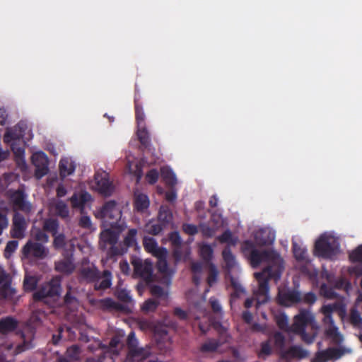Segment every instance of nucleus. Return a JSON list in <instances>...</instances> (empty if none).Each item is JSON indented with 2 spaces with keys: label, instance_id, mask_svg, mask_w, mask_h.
<instances>
[{
  "label": "nucleus",
  "instance_id": "1",
  "mask_svg": "<svg viewBox=\"0 0 362 362\" xmlns=\"http://www.w3.org/2000/svg\"><path fill=\"white\" fill-rule=\"evenodd\" d=\"M242 250L254 268L257 267L262 262L271 264L265 267L262 272L255 273V277L258 281V288L256 291L258 302L260 303H267L269 300V280L274 279L277 281L281 278L284 269L282 259L279 255L273 250H257L251 240L243 242Z\"/></svg>",
  "mask_w": 362,
  "mask_h": 362
},
{
  "label": "nucleus",
  "instance_id": "2",
  "mask_svg": "<svg viewBox=\"0 0 362 362\" xmlns=\"http://www.w3.org/2000/svg\"><path fill=\"white\" fill-rule=\"evenodd\" d=\"M275 322L280 329L300 335L306 344H312L317 335V326L315 317L308 310H300L295 316L291 327L288 326V317L284 313L275 315Z\"/></svg>",
  "mask_w": 362,
  "mask_h": 362
},
{
  "label": "nucleus",
  "instance_id": "3",
  "mask_svg": "<svg viewBox=\"0 0 362 362\" xmlns=\"http://www.w3.org/2000/svg\"><path fill=\"white\" fill-rule=\"evenodd\" d=\"M120 343L121 337L118 335L112 337L109 346L103 344L100 341H95L87 347L92 355L87 356L86 362H115V357L119 355L116 348Z\"/></svg>",
  "mask_w": 362,
  "mask_h": 362
},
{
  "label": "nucleus",
  "instance_id": "4",
  "mask_svg": "<svg viewBox=\"0 0 362 362\" xmlns=\"http://www.w3.org/2000/svg\"><path fill=\"white\" fill-rule=\"evenodd\" d=\"M80 277L87 284H94V290L105 291L112 286V274L109 270L103 273L94 264L83 267L79 270Z\"/></svg>",
  "mask_w": 362,
  "mask_h": 362
},
{
  "label": "nucleus",
  "instance_id": "5",
  "mask_svg": "<svg viewBox=\"0 0 362 362\" xmlns=\"http://www.w3.org/2000/svg\"><path fill=\"white\" fill-rule=\"evenodd\" d=\"M340 308L341 305L338 303L324 305L321 308V313L324 315L323 322L329 325V327L325 330V334L335 344H340L344 340L342 334H340L338 328L334 325L332 315L334 311H337Z\"/></svg>",
  "mask_w": 362,
  "mask_h": 362
},
{
  "label": "nucleus",
  "instance_id": "6",
  "mask_svg": "<svg viewBox=\"0 0 362 362\" xmlns=\"http://www.w3.org/2000/svg\"><path fill=\"white\" fill-rule=\"evenodd\" d=\"M61 280L59 277L52 279L49 281L42 284L33 293V299L35 302H45L47 298L58 297L61 293Z\"/></svg>",
  "mask_w": 362,
  "mask_h": 362
},
{
  "label": "nucleus",
  "instance_id": "7",
  "mask_svg": "<svg viewBox=\"0 0 362 362\" xmlns=\"http://www.w3.org/2000/svg\"><path fill=\"white\" fill-rule=\"evenodd\" d=\"M127 345L128 352L124 362L139 361L146 358L151 354L149 347H139V341L133 331L127 337Z\"/></svg>",
  "mask_w": 362,
  "mask_h": 362
},
{
  "label": "nucleus",
  "instance_id": "8",
  "mask_svg": "<svg viewBox=\"0 0 362 362\" xmlns=\"http://www.w3.org/2000/svg\"><path fill=\"white\" fill-rule=\"evenodd\" d=\"M339 245L329 237L321 235L315 243L314 254L325 259H332L338 252Z\"/></svg>",
  "mask_w": 362,
  "mask_h": 362
},
{
  "label": "nucleus",
  "instance_id": "9",
  "mask_svg": "<svg viewBox=\"0 0 362 362\" xmlns=\"http://www.w3.org/2000/svg\"><path fill=\"white\" fill-rule=\"evenodd\" d=\"M134 267V275L140 277L146 282H151L153 280V265L152 263L146 260L143 262L140 259H134L132 261Z\"/></svg>",
  "mask_w": 362,
  "mask_h": 362
},
{
  "label": "nucleus",
  "instance_id": "10",
  "mask_svg": "<svg viewBox=\"0 0 362 362\" xmlns=\"http://www.w3.org/2000/svg\"><path fill=\"white\" fill-rule=\"evenodd\" d=\"M137 230L131 228L128 230L124 238L123 242L119 243V247H113L112 248V255H122L126 253L128 248L137 246Z\"/></svg>",
  "mask_w": 362,
  "mask_h": 362
},
{
  "label": "nucleus",
  "instance_id": "11",
  "mask_svg": "<svg viewBox=\"0 0 362 362\" xmlns=\"http://www.w3.org/2000/svg\"><path fill=\"white\" fill-rule=\"evenodd\" d=\"M23 255L26 257L30 256L37 259H44L48 254V250L41 243L28 240L22 249Z\"/></svg>",
  "mask_w": 362,
  "mask_h": 362
},
{
  "label": "nucleus",
  "instance_id": "12",
  "mask_svg": "<svg viewBox=\"0 0 362 362\" xmlns=\"http://www.w3.org/2000/svg\"><path fill=\"white\" fill-rule=\"evenodd\" d=\"M32 162L35 166V175L36 177L41 178L46 175L49 172V160L47 155L42 152L39 151L33 154Z\"/></svg>",
  "mask_w": 362,
  "mask_h": 362
},
{
  "label": "nucleus",
  "instance_id": "13",
  "mask_svg": "<svg viewBox=\"0 0 362 362\" xmlns=\"http://www.w3.org/2000/svg\"><path fill=\"white\" fill-rule=\"evenodd\" d=\"M121 214V211L118 208L117 202L114 200H110L105 203L96 216L101 218L117 221L120 218Z\"/></svg>",
  "mask_w": 362,
  "mask_h": 362
},
{
  "label": "nucleus",
  "instance_id": "14",
  "mask_svg": "<svg viewBox=\"0 0 362 362\" xmlns=\"http://www.w3.org/2000/svg\"><path fill=\"white\" fill-rule=\"evenodd\" d=\"M302 300L300 293L296 290H280L278 294L279 304L290 306L294 303L300 302Z\"/></svg>",
  "mask_w": 362,
  "mask_h": 362
},
{
  "label": "nucleus",
  "instance_id": "15",
  "mask_svg": "<svg viewBox=\"0 0 362 362\" xmlns=\"http://www.w3.org/2000/svg\"><path fill=\"white\" fill-rule=\"evenodd\" d=\"M26 223L24 216L15 213L13 217V226L11 230V235L13 238L21 239L25 236Z\"/></svg>",
  "mask_w": 362,
  "mask_h": 362
},
{
  "label": "nucleus",
  "instance_id": "16",
  "mask_svg": "<svg viewBox=\"0 0 362 362\" xmlns=\"http://www.w3.org/2000/svg\"><path fill=\"white\" fill-rule=\"evenodd\" d=\"M107 177V174H105L104 176H103V174L100 173L95 175V180L98 190L101 194L105 197L110 196L114 191V186Z\"/></svg>",
  "mask_w": 362,
  "mask_h": 362
},
{
  "label": "nucleus",
  "instance_id": "17",
  "mask_svg": "<svg viewBox=\"0 0 362 362\" xmlns=\"http://www.w3.org/2000/svg\"><path fill=\"white\" fill-rule=\"evenodd\" d=\"M136 135L141 144L140 148L141 151L152 153L153 154L155 149L152 147L150 134L146 127H137Z\"/></svg>",
  "mask_w": 362,
  "mask_h": 362
},
{
  "label": "nucleus",
  "instance_id": "18",
  "mask_svg": "<svg viewBox=\"0 0 362 362\" xmlns=\"http://www.w3.org/2000/svg\"><path fill=\"white\" fill-rule=\"evenodd\" d=\"M119 238V235L110 230L107 229L100 233V247L105 249L107 245H110V253L112 255V248L113 247H119V244L117 245Z\"/></svg>",
  "mask_w": 362,
  "mask_h": 362
},
{
  "label": "nucleus",
  "instance_id": "19",
  "mask_svg": "<svg viewBox=\"0 0 362 362\" xmlns=\"http://www.w3.org/2000/svg\"><path fill=\"white\" fill-rule=\"evenodd\" d=\"M11 199L13 206L18 209L29 212L31 210V205L26 202V195L23 190L18 189L12 193Z\"/></svg>",
  "mask_w": 362,
  "mask_h": 362
},
{
  "label": "nucleus",
  "instance_id": "20",
  "mask_svg": "<svg viewBox=\"0 0 362 362\" xmlns=\"http://www.w3.org/2000/svg\"><path fill=\"white\" fill-rule=\"evenodd\" d=\"M166 259L158 260L156 268L158 273L162 275L161 282L168 286L171 283L173 272L169 269Z\"/></svg>",
  "mask_w": 362,
  "mask_h": 362
},
{
  "label": "nucleus",
  "instance_id": "21",
  "mask_svg": "<svg viewBox=\"0 0 362 362\" xmlns=\"http://www.w3.org/2000/svg\"><path fill=\"white\" fill-rule=\"evenodd\" d=\"M308 355V351L300 346H292L281 354V356L284 358H304Z\"/></svg>",
  "mask_w": 362,
  "mask_h": 362
},
{
  "label": "nucleus",
  "instance_id": "22",
  "mask_svg": "<svg viewBox=\"0 0 362 362\" xmlns=\"http://www.w3.org/2000/svg\"><path fill=\"white\" fill-rule=\"evenodd\" d=\"M18 325V322L12 317H6L0 320V332L7 334L13 332Z\"/></svg>",
  "mask_w": 362,
  "mask_h": 362
},
{
  "label": "nucleus",
  "instance_id": "23",
  "mask_svg": "<svg viewBox=\"0 0 362 362\" xmlns=\"http://www.w3.org/2000/svg\"><path fill=\"white\" fill-rule=\"evenodd\" d=\"M91 200V195L87 192H81L79 195L74 193L70 198V202L74 208H81L83 209L85 204Z\"/></svg>",
  "mask_w": 362,
  "mask_h": 362
},
{
  "label": "nucleus",
  "instance_id": "24",
  "mask_svg": "<svg viewBox=\"0 0 362 362\" xmlns=\"http://www.w3.org/2000/svg\"><path fill=\"white\" fill-rule=\"evenodd\" d=\"M54 269L59 273L70 274L74 272L75 266L70 259H64L56 262Z\"/></svg>",
  "mask_w": 362,
  "mask_h": 362
},
{
  "label": "nucleus",
  "instance_id": "25",
  "mask_svg": "<svg viewBox=\"0 0 362 362\" xmlns=\"http://www.w3.org/2000/svg\"><path fill=\"white\" fill-rule=\"evenodd\" d=\"M149 199L147 195L139 194L134 198V207L138 212H143L149 206Z\"/></svg>",
  "mask_w": 362,
  "mask_h": 362
},
{
  "label": "nucleus",
  "instance_id": "26",
  "mask_svg": "<svg viewBox=\"0 0 362 362\" xmlns=\"http://www.w3.org/2000/svg\"><path fill=\"white\" fill-rule=\"evenodd\" d=\"M75 170V165L69 158H64L59 162V172L62 177L71 175Z\"/></svg>",
  "mask_w": 362,
  "mask_h": 362
},
{
  "label": "nucleus",
  "instance_id": "27",
  "mask_svg": "<svg viewBox=\"0 0 362 362\" xmlns=\"http://www.w3.org/2000/svg\"><path fill=\"white\" fill-rule=\"evenodd\" d=\"M158 219V221L165 226L171 222L173 219V214L168 206H161L160 207Z\"/></svg>",
  "mask_w": 362,
  "mask_h": 362
},
{
  "label": "nucleus",
  "instance_id": "28",
  "mask_svg": "<svg viewBox=\"0 0 362 362\" xmlns=\"http://www.w3.org/2000/svg\"><path fill=\"white\" fill-rule=\"evenodd\" d=\"M349 320L354 327L362 329V317L359 311L356 308H351Z\"/></svg>",
  "mask_w": 362,
  "mask_h": 362
},
{
  "label": "nucleus",
  "instance_id": "29",
  "mask_svg": "<svg viewBox=\"0 0 362 362\" xmlns=\"http://www.w3.org/2000/svg\"><path fill=\"white\" fill-rule=\"evenodd\" d=\"M219 348L218 344L216 341V339L210 338L208 339L205 342H204L200 347L199 348V351L202 353H213L216 351V350Z\"/></svg>",
  "mask_w": 362,
  "mask_h": 362
},
{
  "label": "nucleus",
  "instance_id": "30",
  "mask_svg": "<svg viewBox=\"0 0 362 362\" xmlns=\"http://www.w3.org/2000/svg\"><path fill=\"white\" fill-rule=\"evenodd\" d=\"M265 234L266 231L264 230H260L255 234V240L258 245H268L272 244V243L274 242V236L270 237L269 235H268V237L266 238Z\"/></svg>",
  "mask_w": 362,
  "mask_h": 362
},
{
  "label": "nucleus",
  "instance_id": "31",
  "mask_svg": "<svg viewBox=\"0 0 362 362\" xmlns=\"http://www.w3.org/2000/svg\"><path fill=\"white\" fill-rule=\"evenodd\" d=\"M23 138L22 134L20 132L16 131L15 128L8 129L4 136V141L5 143H13L16 141H20Z\"/></svg>",
  "mask_w": 362,
  "mask_h": 362
},
{
  "label": "nucleus",
  "instance_id": "32",
  "mask_svg": "<svg viewBox=\"0 0 362 362\" xmlns=\"http://www.w3.org/2000/svg\"><path fill=\"white\" fill-rule=\"evenodd\" d=\"M38 279L35 276L25 274L23 280V289L25 292H31L36 289Z\"/></svg>",
  "mask_w": 362,
  "mask_h": 362
},
{
  "label": "nucleus",
  "instance_id": "33",
  "mask_svg": "<svg viewBox=\"0 0 362 362\" xmlns=\"http://www.w3.org/2000/svg\"><path fill=\"white\" fill-rule=\"evenodd\" d=\"M214 250L209 244H203L199 248V255L206 263H210L213 258Z\"/></svg>",
  "mask_w": 362,
  "mask_h": 362
},
{
  "label": "nucleus",
  "instance_id": "34",
  "mask_svg": "<svg viewBox=\"0 0 362 362\" xmlns=\"http://www.w3.org/2000/svg\"><path fill=\"white\" fill-rule=\"evenodd\" d=\"M230 286L233 289V292L231 293V298L233 299L238 298L240 295L245 293V291L242 286L238 279L233 276L230 277Z\"/></svg>",
  "mask_w": 362,
  "mask_h": 362
},
{
  "label": "nucleus",
  "instance_id": "35",
  "mask_svg": "<svg viewBox=\"0 0 362 362\" xmlns=\"http://www.w3.org/2000/svg\"><path fill=\"white\" fill-rule=\"evenodd\" d=\"M59 226V221L57 219L47 218L44 221L43 230L55 235L57 233Z\"/></svg>",
  "mask_w": 362,
  "mask_h": 362
},
{
  "label": "nucleus",
  "instance_id": "36",
  "mask_svg": "<svg viewBox=\"0 0 362 362\" xmlns=\"http://www.w3.org/2000/svg\"><path fill=\"white\" fill-rule=\"evenodd\" d=\"M54 209L57 215L62 218H68L69 216V210L68 206L64 201H58L55 204Z\"/></svg>",
  "mask_w": 362,
  "mask_h": 362
},
{
  "label": "nucleus",
  "instance_id": "37",
  "mask_svg": "<svg viewBox=\"0 0 362 362\" xmlns=\"http://www.w3.org/2000/svg\"><path fill=\"white\" fill-rule=\"evenodd\" d=\"M100 305L104 310H116L122 309V305L110 298H106L100 300Z\"/></svg>",
  "mask_w": 362,
  "mask_h": 362
},
{
  "label": "nucleus",
  "instance_id": "38",
  "mask_svg": "<svg viewBox=\"0 0 362 362\" xmlns=\"http://www.w3.org/2000/svg\"><path fill=\"white\" fill-rule=\"evenodd\" d=\"M64 355L71 361H78L81 355V349L77 345H73L66 349Z\"/></svg>",
  "mask_w": 362,
  "mask_h": 362
},
{
  "label": "nucleus",
  "instance_id": "39",
  "mask_svg": "<svg viewBox=\"0 0 362 362\" xmlns=\"http://www.w3.org/2000/svg\"><path fill=\"white\" fill-rule=\"evenodd\" d=\"M329 360H332V356L330 349L328 348L325 350L317 352L312 362H327Z\"/></svg>",
  "mask_w": 362,
  "mask_h": 362
},
{
  "label": "nucleus",
  "instance_id": "40",
  "mask_svg": "<svg viewBox=\"0 0 362 362\" xmlns=\"http://www.w3.org/2000/svg\"><path fill=\"white\" fill-rule=\"evenodd\" d=\"M135 117L137 127L145 126V114L144 112L143 107L136 102H135Z\"/></svg>",
  "mask_w": 362,
  "mask_h": 362
},
{
  "label": "nucleus",
  "instance_id": "41",
  "mask_svg": "<svg viewBox=\"0 0 362 362\" xmlns=\"http://www.w3.org/2000/svg\"><path fill=\"white\" fill-rule=\"evenodd\" d=\"M293 255L296 260L304 261L307 257V250L304 248L300 247L297 243L293 244Z\"/></svg>",
  "mask_w": 362,
  "mask_h": 362
},
{
  "label": "nucleus",
  "instance_id": "42",
  "mask_svg": "<svg viewBox=\"0 0 362 362\" xmlns=\"http://www.w3.org/2000/svg\"><path fill=\"white\" fill-rule=\"evenodd\" d=\"M143 245L146 251L149 253H152L158 247L156 240L151 237H144Z\"/></svg>",
  "mask_w": 362,
  "mask_h": 362
},
{
  "label": "nucleus",
  "instance_id": "43",
  "mask_svg": "<svg viewBox=\"0 0 362 362\" xmlns=\"http://www.w3.org/2000/svg\"><path fill=\"white\" fill-rule=\"evenodd\" d=\"M158 305L159 302L158 300L150 298L143 303L141 306V310L144 313L153 312L156 310Z\"/></svg>",
  "mask_w": 362,
  "mask_h": 362
},
{
  "label": "nucleus",
  "instance_id": "44",
  "mask_svg": "<svg viewBox=\"0 0 362 362\" xmlns=\"http://www.w3.org/2000/svg\"><path fill=\"white\" fill-rule=\"evenodd\" d=\"M22 337L23 338V341L16 346V347L14 350L15 355L21 354L22 352H23L26 350L32 349L33 346L31 340L27 341L25 339L23 334L22 335Z\"/></svg>",
  "mask_w": 362,
  "mask_h": 362
},
{
  "label": "nucleus",
  "instance_id": "45",
  "mask_svg": "<svg viewBox=\"0 0 362 362\" xmlns=\"http://www.w3.org/2000/svg\"><path fill=\"white\" fill-rule=\"evenodd\" d=\"M52 236L54 237L53 247L56 250L62 249L65 247L66 242L64 234L59 233Z\"/></svg>",
  "mask_w": 362,
  "mask_h": 362
},
{
  "label": "nucleus",
  "instance_id": "46",
  "mask_svg": "<svg viewBox=\"0 0 362 362\" xmlns=\"http://www.w3.org/2000/svg\"><path fill=\"white\" fill-rule=\"evenodd\" d=\"M272 353V349L269 341H265L261 343V348L258 352V356L259 358H264L271 355Z\"/></svg>",
  "mask_w": 362,
  "mask_h": 362
},
{
  "label": "nucleus",
  "instance_id": "47",
  "mask_svg": "<svg viewBox=\"0 0 362 362\" xmlns=\"http://www.w3.org/2000/svg\"><path fill=\"white\" fill-rule=\"evenodd\" d=\"M218 271L215 265L212 263L210 264L209 272L207 277V283L209 286H212L217 281Z\"/></svg>",
  "mask_w": 362,
  "mask_h": 362
},
{
  "label": "nucleus",
  "instance_id": "48",
  "mask_svg": "<svg viewBox=\"0 0 362 362\" xmlns=\"http://www.w3.org/2000/svg\"><path fill=\"white\" fill-rule=\"evenodd\" d=\"M320 293L325 298L333 299L337 297V293L332 288L329 287L325 284H322L320 286Z\"/></svg>",
  "mask_w": 362,
  "mask_h": 362
},
{
  "label": "nucleus",
  "instance_id": "49",
  "mask_svg": "<svg viewBox=\"0 0 362 362\" xmlns=\"http://www.w3.org/2000/svg\"><path fill=\"white\" fill-rule=\"evenodd\" d=\"M349 259L352 262L362 263V245L358 246L350 253Z\"/></svg>",
  "mask_w": 362,
  "mask_h": 362
},
{
  "label": "nucleus",
  "instance_id": "50",
  "mask_svg": "<svg viewBox=\"0 0 362 362\" xmlns=\"http://www.w3.org/2000/svg\"><path fill=\"white\" fill-rule=\"evenodd\" d=\"M222 255L224 261L226 262L227 265L231 267L233 265L235 262V257L232 254V252L229 247H226L223 252Z\"/></svg>",
  "mask_w": 362,
  "mask_h": 362
},
{
  "label": "nucleus",
  "instance_id": "51",
  "mask_svg": "<svg viewBox=\"0 0 362 362\" xmlns=\"http://www.w3.org/2000/svg\"><path fill=\"white\" fill-rule=\"evenodd\" d=\"M217 240L221 243L235 245V241L233 240L232 233L230 230H225L221 235L217 237Z\"/></svg>",
  "mask_w": 362,
  "mask_h": 362
},
{
  "label": "nucleus",
  "instance_id": "52",
  "mask_svg": "<svg viewBox=\"0 0 362 362\" xmlns=\"http://www.w3.org/2000/svg\"><path fill=\"white\" fill-rule=\"evenodd\" d=\"M230 338V336L229 335L228 331L226 329L221 327L218 330V339H216V340L220 347L222 344L228 342Z\"/></svg>",
  "mask_w": 362,
  "mask_h": 362
},
{
  "label": "nucleus",
  "instance_id": "53",
  "mask_svg": "<svg viewBox=\"0 0 362 362\" xmlns=\"http://www.w3.org/2000/svg\"><path fill=\"white\" fill-rule=\"evenodd\" d=\"M146 227L148 233L156 235L159 234L165 226L159 222L155 224H148Z\"/></svg>",
  "mask_w": 362,
  "mask_h": 362
},
{
  "label": "nucleus",
  "instance_id": "54",
  "mask_svg": "<svg viewBox=\"0 0 362 362\" xmlns=\"http://www.w3.org/2000/svg\"><path fill=\"white\" fill-rule=\"evenodd\" d=\"M169 240L172 245V247H179L182 245V240L177 231H173L169 234Z\"/></svg>",
  "mask_w": 362,
  "mask_h": 362
},
{
  "label": "nucleus",
  "instance_id": "55",
  "mask_svg": "<svg viewBox=\"0 0 362 362\" xmlns=\"http://www.w3.org/2000/svg\"><path fill=\"white\" fill-rule=\"evenodd\" d=\"M117 298L123 303H130L132 301V297L129 292L125 289H119L116 293Z\"/></svg>",
  "mask_w": 362,
  "mask_h": 362
},
{
  "label": "nucleus",
  "instance_id": "56",
  "mask_svg": "<svg viewBox=\"0 0 362 362\" xmlns=\"http://www.w3.org/2000/svg\"><path fill=\"white\" fill-rule=\"evenodd\" d=\"M158 177L159 174L158 170L156 169H151L147 173L146 179L148 183L153 185L158 181Z\"/></svg>",
  "mask_w": 362,
  "mask_h": 362
},
{
  "label": "nucleus",
  "instance_id": "57",
  "mask_svg": "<svg viewBox=\"0 0 362 362\" xmlns=\"http://www.w3.org/2000/svg\"><path fill=\"white\" fill-rule=\"evenodd\" d=\"M182 228L185 233L189 235H194L198 233V228L194 224L183 223Z\"/></svg>",
  "mask_w": 362,
  "mask_h": 362
},
{
  "label": "nucleus",
  "instance_id": "58",
  "mask_svg": "<svg viewBox=\"0 0 362 362\" xmlns=\"http://www.w3.org/2000/svg\"><path fill=\"white\" fill-rule=\"evenodd\" d=\"M274 345L280 349L284 348L285 345V337L281 332H276L274 334Z\"/></svg>",
  "mask_w": 362,
  "mask_h": 362
},
{
  "label": "nucleus",
  "instance_id": "59",
  "mask_svg": "<svg viewBox=\"0 0 362 362\" xmlns=\"http://www.w3.org/2000/svg\"><path fill=\"white\" fill-rule=\"evenodd\" d=\"M209 303L213 312L218 315L222 314V308L219 301L215 298H211L209 299Z\"/></svg>",
  "mask_w": 362,
  "mask_h": 362
},
{
  "label": "nucleus",
  "instance_id": "60",
  "mask_svg": "<svg viewBox=\"0 0 362 362\" xmlns=\"http://www.w3.org/2000/svg\"><path fill=\"white\" fill-rule=\"evenodd\" d=\"M0 286H2L4 290L10 287V281L8 274L3 269H0Z\"/></svg>",
  "mask_w": 362,
  "mask_h": 362
},
{
  "label": "nucleus",
  "instance_id": "61",
  "mask_svg": "<svg viewBox=\"0 0 362 362\" xmlns=\"http://www.w3.org/2000/svg\"><path fill=\"white\" fill-rule=\"evenodd\" d=\"M163 178L168 185L174 186L177 183L175 175L172 171H168L166 173H163Z\"/></svg>",
  "mask_w": 362,
  "mask_h": 362
},
{
  "label": "nucleus",
  "instance_id": "62",
  "mask_svg": "<svg viewBox=\"0 0 362 362\" xmlns=\"http://www.w3.org/2000/svg\"><path fill=\"white\" fill-rule=\"evenodd\" d=\"M34 238L37 241H40L46 243L49 240V236L46 234L45 230H37L34 234Z\"/></svg>",
  "mask_w": 362,
  "mask_h": 362
},
{
  "label": "nucleus",
  "instance_id": "63",
  "mask_svg": "<svg viewBox=\"0 0 362 362\" xmlns=\"http://www.w3.org/2000/svg\"><path fill=\"white\" fill-rule=\"evenodd\" d=\"M173 314L180 320H187L189 318V314L187 311L181 309L180 308H175L173 310Z\"/></svg>",
  "mask_w": 362,
  "mask_h": 362
},
{
  "label": "nucleus",
  "instance_id": "64",
  "mask_svg": "<svg viewBox=\"0 0 362 362\" xmlns=\"http://www.w3.org/2000/svg\"><path fill=\"white\" fill-rule=\"evenodd\" d=\"M151 254L159 260L167 258L168 252L165 248L158 247Z\"/></svg>",
  "mask_w": 362,
  "mask_h": 362
}]
</instances>
